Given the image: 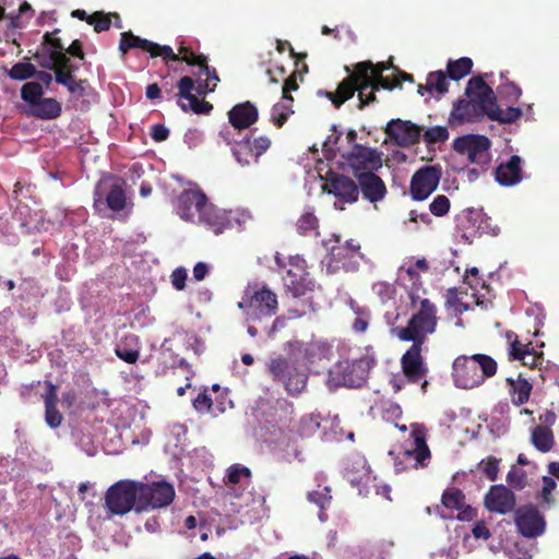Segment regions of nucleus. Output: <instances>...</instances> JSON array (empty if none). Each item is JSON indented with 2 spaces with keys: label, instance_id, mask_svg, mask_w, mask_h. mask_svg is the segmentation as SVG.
Masks as SVG:
<instances>
[{
  "label": "nucleus",
  "instance_id": "f257e3e1",
  "mask_svg": "<svg viewBox=\"0 0 559 559\" xmlns=\"http://www.w3.org/2000/svg\"><path fill=\"white\" fill-rule=\"evenodd\" d=\"M385 69L388 66L384 62H379L376 66L371 61L359 62L356 64L355 73L343 80L336 92L319 90L317 94L329 98L336 108H340L357 91L359 108L362 109L367 104L376 100L374 91L380 87L391 90L394 86L382 75Z\"/></svg>",
  "mask_w": 559,
  "mask_h": 559
},
{
  "label": "nucleus",
  "instance_id": "f03ea898",
  "mask_svg": "<svg viewBox=\"0 0 559 559\" xmlns=\"http://www.w3.org/2000/svg\"><path fill=\"white\" fill-rule=\"evenodd\" d=\"M465 94L469 97V100H459L451 112V118L459 122L473 121L476 116V108L485 114L497 99L492 88L480 76L472 78L468 81Z\"/></svg>",
  "mask_w": 559,
  "mask_h": 559
},
{
  "label": "nucleus",
  "instance_id": "7ed1b4c3",
  "mask_svg": "<svg viewBox=\"0 0 559 559\" xmlns=\"http://www.w3.org/2000/svg\"><path fill=\"white\" fill-rule=\"evenodd\" d=\"M267 368L273 379L281 382L289 395H298L306 389L308 368L301 364L296 354L287 358L282 356L272 358Z\"/></svg>",
  "mask_w": 559,
  "mask_h": 559
},
{
  "label": "nucleus",
  "instance_id": "20e7f679",
  "mask_svg": "<svg viewBox=\"0 0 559 559\" xmlns=\"http://www.w3.org/2000/svg\"><path fill=\"white\" fill-rule=\"evenodd\" d=\"M267 368L273 379L281 382L289 395H298L306 389L308 368L301 364L296 354L287 358L282 356L272 358Z\"/></svg>",
  "mask_w": 559,
  "mask_h": 559
},
{
  "label": "nucleus",
  "instance_id": "39448f33",
  "mask_svg": "<svg viewBox=\"0 0 559 559\" xmlns=\"http://www.w3.org/2000/svg\"><path fill=\"white\" fill-rule=\"evenodd\" d=\"M437 309L428 299L420 301V309L408 321L405 328H394L392 332L402 341H412L423 345L427 335L432 334L437 326Z\"/></svg>",
  "mask_w": 559,
  "mask_h": 559
},
{
  "label": "nucleus",
  "instance_id": "423d86ee",
  "mask_svg": "<svg viewBox=\"0 0 559 559\" xmlns=\"http://www.w3.org/2000/svg\"><path fill=\"white\" fill-rule=\"evenodd\" d=\"M276 265L285 272L283 276L285 288L294 298L306 296L314 289L316 283L309 276L306 261L300 255H292L286 261L280 253L275 255Z\"/></svg>",
  "mask_w": 559,
  "mask_h": 559
},
{
  "label": "nucleus",
  "instance_id": "0eeeda50",
  "mask_svg": "<svg viewBox=\"0 0 559 559\" xmlns=\"http://www.w3.org/2000/svg\"><path fill=\"white\" fill-rule=\"evenodd\" d=\"M329 255L326 258V270L329 273H335L343 269L345 271H355L358 267L357 258L362 259L359 252L360 245L355 240H346L341 243V237L333 235L332 238L323 240Z\"/></svg>",
  "mask_w": 559,
  "mask_h": 559
},
{
  "label": "nucleus",
  "instance_id": "6e6552de",
  "mask_svg": "<svg viewBox=\"0 0 559 559\" xmlns=\"http://www.w3.org/2000/svg\"><path fill=\"white\" fill-rule=\"evenodd\" d=\"M371 367L372 362L368 357L338 361L329 370L326 384L330 388H359L366 382Z\"/></svg>",
  "mask_w": 559,
  "mask_h": 559
},
{
  "label": "nucleus",
  "instance_id": "1a4fd4ad",
  "mask_svg": "<svg viewBox=\"0 0 559 559\" xmlns=\"http://www.w3.org/2000/svg\"><path fill=\"white\" fill-rule=\"evenodd\" d=\"M105 508L110 515H124L140 501V488L138 481L119 480L111 485L105 493Z\"/></svg>",
  "mask_w": 559,
  "mask_h": 559
},
{
  "label": "nucleus",
  "instance_id": "9d476101",
  "mask_svg": "<svg viewBox=\"0 0 559 559\" xmlns=\"http://www.w3.org/2000/svg\"><path fill=\"white\" fill-rule=\"evenodd\" d=\"M490 141L485 135L467 134L459 136L453 142V150L466 155L468 160L486 169L490 162Z\"/></svg>",
  "mask_w": 559,
  "mask_h": 559
},
{
  "label": "nucleus",
  "instance_id": "9b49d317",
  "mask_svg": "<svg viewBox=\"0 0 559 559\" xmlns=\"http://www.w3.org/2000/svg\"><path fill=\"white\" fill-rule=\"evenodd\" d=\"M140 503L145 502L146 506H138L136 512H142L146 507L158 509L169 506L175 498V489L173 485L166 481H156L152 484L139 483Z\"/></svg>",
  "mask_w": 559,
  "mask_h": 559
},
{
  "label": "nucleus",
  "instance_id": "f8f14e48",
  "mask_svg": "<svg viewBox=\"0 0 559 559\" xmlns=\"http://www.w3.org/2000/svg\"><path fill=\"white\" fill-rule=\"evenodd\" d=\"M442 176L439 165H427L419 168L411 180V195L416 201L426 200L437 188Z\"/></svg>",
  "mask_w": 559,
  "mask_h": 559
},
{
  "label": "nucleus",
  "instance_id": "ddd939ff",
  "mask_svg": "<svg viewBox=\"0 0 559 559\" xmlns=\"http://www.w3.org/2000/svg\"><path fill=\"white\" fill-rule=\"evenodd\" d=\"M131 48H141L150 52L152 57L162 56L165 59L174 61L182 60V57L180 58L176 55L170 46H162L151 40L140 38L131 32H124L121 34L119 49L124 55Z\"/></svg>",
  "mask_w": 559,
  "mask_h": 559
},
{
  "label": "nucleus",
  "instance_id": "4468645a",
  "mask_svg": "<svg viewBox=\"0 0 559 559\" xmlns=\"http://www.w3.org/2000/svg\"><path fill=\"white\" fill-rule=\"evenodd\" d=\"M345 158L355 175L360 174L359 171H374L382 166L381 154L374 148L360 144H355Z\"/></svg>",
  "mask_w": 559,
  "mask_h": 559
},
{
  "label": "nucleus",
  "instance_id": "2eb2a0df",
  "mask_svg": "<svg viewBox=\"0 0 559 559\" xmlns=\"http://www.w3.org/2000/svg\"><path fill=\"white\" fill-rule=\"evenodd\" d=\"M452 374L456 386L462 389H473L483 383V374H479L473 355L459 356L453 362Z\"/></svg>",
  "mask_w": 559,
  "mask_h": 559
},
{
  "label": "nucleus",
  "instance_id": "dca6fc26",
  "mask_svg": "<svg viewBox=\"0 0 559 559\" xmlns=\"http://www.w3.org/2000/svg\"><path fill=\"white\" fill-rule=\"evenodd\" d=\"M207 199L199 189H187L176 201V212L185 221L197 222Z\"/></svg>",
  "mask_w": 559,
  "mask_h": 559
},
{
  "label": "nucleus",
  "instance_id": "f3484780",
  "mask_svg": "<svg viewBox=\"0 0 559 559\" xmlns=\"http://www.w3.org/2000/svg\"><path fill=\"white\" fill-rule=\"evenodd\" d=\"M515 524L519 532L528 538L537 537L545 531V520L536 507L525 506L516 510Z\"/></svg>",
  "mask_w": 559,
  "mask_h": 559
},
{
  "label": "nucleus",
  "instance_id": "a211bd4d",
  "mask_svg": "<svg viewBox=\"0 0 559 559\" xmlns=\"http://www.w3.org/2000/svg\"><path fill=\"white\" fill-rule=\"evenodd\" d=\"M385 133L401 147H409L419 142L421 128L412 121L392 119L388 122Z\"/></svg>",
  "mask_w": 559,
  "mask_h": 559
},
{
  "label": "nucleus",
  "instance_id": "6ab92c4d",
  "mask_svg": "<svg viewBox=\"0 0 559 559\" xmlns=\"http://www.w3.org/2000/svg\"><path fill=\"white\" fill-rule=\"evenodd\" d=\"M411 437L413 439V448L405 449L403 455L408 460H414V467L426 466L427 461L430 460V450L427 445L426 436L427 430L421 424L411 425Z\"/></svg>",
  "mask_w": 559,
  "mask_h": 559
},
{
  "label": "nucleus",
  "instance_id": "aec40b11",
  "mask_svg": "<svg viewBox=\"0 0 559 559\" xmlns=\"http://www.w3.org/2000/svg\"><path fill=\"white\" fill-rule=\"evenodd\" d=\"M104 198L107 206L112 211H121L126 206V194L118 183L98 182L94 191V206L96 209L103 205Z\"/></svg>",
  "mask_w": 559,
  "mask_h": 559
},
{
  "label": "nucleus",
  "instance_id": "412c9836",
  "mask_svg": "<svg viewBox=\"0 0 559 559\" xmlns=\"http://www.w3.org/2000/svg\"><path fill=\"white\" fill-rule=\"evenodd\" d=\"M178 97L181 99L178 105L183 111H193L194 114H209L213 106L205 100L198 99L192 91L194 88V81L190 76H183L179 80L178 84Z\"/></svg>",
  "mask_w": 559,
  "mask_h": 559
},
{
  "label": "nucleus",
  "instance_id": "4be33fe9",
  "mask_svg": "<svg viewBox=\"0 0 559 559\" xmlns=\"http://www.w3.org/2000/svg\"><path fill=\"white\" fill-rule=\"evenodd\" d=\"M277 309L276 295L267 287L254 293L248 305L247 316L249 319H260L261 317H272Z\"/></svg>",
  "mask_w": 559,
  "mask_h": 559
},
{
  "label": "nucleus",
  "instance_id": "5701e85b",
  "mask_svg": "<svg viewBox=\"0 0 559 559\" xmlns=\"http://www.w3.org/2000/svg\"><path fill=\"white\" fill-rule=\"evenodd\" d=\"M485 507L490 512L509 513L515 507V496L503 485L491 486L485 496Z\"/></svg>",
  "mask_w": 559,
  "mask_h": 559
},
{
  "label": "nucleus",
  "instance_id": "b1692460",
  "mask_svg": "<svg viewBox=\"0 0 559 559\" xmlns=\"http://www.w3.org/2000/svg\"><path fill=\"white\" fill-rule=\"evenodd\" d=\"M361 193L370 202H377L384 198L386 188L383 180L373 171L356 174Z\"/></svg>",
  "mask_w": 559,
  "mask_h": 559
},
{
  "label": "nucleus",
  "instance_id": "393cba45",
  "mask_svg": "<svg viewBox=\"0 0 559 559\" xmlns=\"http://www.w3.org/2000/svg\"><path fill=\"white\" fill-rule=\"evenodd\" d=\"M402 367L406 377L412 381L420 380L427 372L421 357V345L413 344L402 357Z\"/></svg>",
  "mask_w": 559,
  "mask_h": 559
},
{
  "label": "nucleus",
  "instance_id": "a878e982",
  "mask_svg": "<svg viewBox=\"0 0 559 559\" xmlns=\"http://www.w3.org/2000/svg\"><path fill=\"white\" fill-rule=\"evenodd\" d=\"M329 193L334 194L336 198L347 203L357 201L359 194V187L356 182L344 176L334 175L329 180Z\"/></svg>",
  "mask_w": 559,
  "mask_h": 559
},
{
  "label": "nucleus",
  "instance_id": "bb28decb",
  "mask_svg": "<svg viewBox=\"0 0 559 559\" xmlns=\"http://www.w3.org/2000/svg\"><path fill=\"white\" fill-rule=\"evenodd\" d=\"M258 108L250 102L235 105L228 112L230 124L239 130L252 126L258 120Z\"/></svg>",
  "mask_w": 559,
  "mask_h": 559
},
{
  "label": "nucleus",
  "instance_id": "cd10ccee",
  "mask_svg": "<svg viewBox=\"0 0 559 559\" xmlns=\"http://www.w3.org/2000/svg\"><path fill=\"white\" fill-rule=\"evenodd\" d=\"M522 159L518 155L511 156V158L501 164L496 169V180L504 187H511L518 185L522 180Z\"/></svg>",
  "mask_w": 559,
  "mask_h": 559
},
{
  "label": "nucleus",
  "instance_id": "c85d7f7f",
  "mask_svg": "<svg viewBox=\"0 0 559 559\" xmlns=\"http://www.w3.org/2000/svg\"><path fill=\"white\" fill-rule=\"evenodd\" d=\"M197 222L206 225L216 235L222 234L229 227L226 213L207 202Z\"/></svg>",
  "mask_w": 559,
  "mask_h": 559
},
{
  "label": "nucleus",
  "instance_id": "c756f323",
  "mask_svg": "<svg viewBox=\"0 0 559 559\" xmlns=\"http://www.w3.org/2000/svg\"><path fill=\"white\" fill-rule=\"evenodd\" d=\"M507 338L510 342L509 355L513 359L521 360L523 365L530 367H536L542 361V355H537L528 347V345L522 346L516 338V335L512 332L507 333Z\"/></svg>",
  "mask_w": 559,
  "mask_h": 559
},
{
  "label": "nucleus",
  "instance_id": "7c9ffc66",
  "mask_svg": "<svg viewBox=\"0 0 559 559\" xmlns=\"http://www.w3.org/2000/svg\"><path fill=\"white\" fill-rule=\"evenodd\" d=\"M61 104L55 98H40L38 102L34 103L33 106L27 108L29 116L44 120L56 119L61 115Z\"/></svg>",
  "mask_w": 559,
  "mask_h": 559
},
{
  "label": "nucleus",
  "instance_id": "2f4dec72",
  "mask_svg": "<svg viewBox=\"0 0 559 559\" xmlns=\"http://www.w3.org/2000/svg\"><path fill=\"white\" fill-rule=\"evenodd\" d=\"M57 392L55 385L48 383L47 392L44 395L45 421L50 428H57L62 423V415L57 409Z\"/></svg>",
  "mask_w": 559,
  "mask_h": 559
},
{
  "label": "nucleus",
  "instance_id": "473e14b6",
  "mask_svg": "<svg viewBox=\"0 0 559 559\" xmlns=\"http://www.w3.org/2000/svg\"><path fill=\"white\" fill-rule=\"evenodd\" d=\"M116 355L128 364H134L140 356V345L138 336L133 334L126 335L120 340L115 348Z\"/></svg>",
  "mask_w": 559,
  "mask_h": 559
},
{
  "label": "nucleus",
  "instance_id": "72a5a7b5",
  "mask_svg": "<svg viewBox=\"0 0 559 559\" xmlns=\"http://www.w3.org/2000/svg\"><path fill=\"white\" fill-rule=\"evenodd\" d=\"M522 109L519 107L509 106L507 109H501L497 104V99L486 110V115L490 120L498 121L500 123H513L519 120L522 116Z\"/></svg>",
  "mask_w": 559,
  "mask_h": 559
},
{
  "label": "nucleus",
  "instance_id": "f704fd0d",
  "mask_svg": "<svg viewBox=\"0 0 559 559\" xmlns=\"http://www.w3.org/2000/svg\"><path fill=\"white\" fill-rule=\"evenodd\" d=\"M464 493L457 488H449L442 495V507L448 510V512L441 511L440 516L442 519H452L453 511H460L463 509L464 502Z\"/></svg>",
  "mask_w": 559,
  "mask_h": 559
},
{
  "label": "nucleus",
  "instance_id": "c9c22d12",
  "mask_svg": "<svg viewBox=\"0 0 559 559\" xmlns=\"http://www.w3.org/2000/svg\"><path fill=\"white\" fill-rule=\"evenodd\" d=\"M293 102L294 99L290 95H283L282 99L273 105L271 120L276 127H282L294 112L292 109Z\"/></svg>",
  "mask_w": 559,
  "mask_h": 559
},
{
  "label": "nucleus",
  "instance_id": "e433bc0d",
  "mask_svg": "<svg viewBox=\"0 0 559 559\" xmlns=\"http://www.w3.org/2000/svg\"><path fill=\"white\" fill-rule=\"evenodd\" d=\"M531 440L533 445L540 452H549L555 443L550 428L537 426L533 429Z\"/></svg>",
  "mask_w": 559,
  "mask_h": 559
},
{
  "label": "nucleus",
  "instance_id": "4c0bfd02",
  "mask_svg": "<svg viewBox=\"0 0 559 559\" xmlns=\"http://www.w3.org/2000/svg\"><path fill=\"white\" fill-rule=\"evenodd\" d=\"M73 72L74 71L57 70L55 81L58 84L66 86L71 94L75 96H82L85 92V88L83 86L84 82L78 81L73 75Z\"/></svg>",
  "mask_w": 559,
  "mask_h": 559
},
{
  "label": "nucleus",
  "instance_id": "58836bf2",
  "mask_svg": "<svg viewBox=\"0 0 559 559\" xmlns=\"http://www.w3.org/2000/svg\"><path fill=\"white\" fill-rule=\"evenodd\" d=\"M507 381L511 385L512 402L518 406L526 403L531 395L532 384L527 380L521 378L516 381L508 378Z\"/></svg>",
  "mask_w": 559,
  "mask_h": 559
},
{
  "label": "nucleus",
  "instance_id": "ea45409f",
  "mask_svg": "<svg viewBox=\"0 0 559 559\" xmlns=\"http://www.w3.org/2000/svg\"><path fill=\"white\" fill-rule=\"evenodd\" d=\"M180 52L183 53L182 61L187 62L188 64H198L201 68V71L204 75H206L210 80L218 81V76L216 74L215 69H211L204 57L202 56H194L192 51H190L188 48L181 46Z\"/></svg>",
  "mask_w": 559,
  "mask_h": 559
},
{
  "label": "nucleus",
  "instance_id": "a19ab883",
  "mask_svg": "<svg viewBox=\"0 0 559 559\" xmlns=\"http://www.w3.org/2000/svg\"><path fill=\"white\" fill-rule=\"evenodd\" d=\"M324 346L319 343H309L305 345L302 350L295 354L299 356L301 364L308 368V366L313 365L316 361L324 357Z\"/></svg>",
  "mask_w": 559,
  "mask_h": 559
},
{
  "label": "nucleus",
  "instance_id": "79ce46f5",
  "mask_svg": "<svg viewBox=\"0 0 559 559\" xmlns=\"http://www.w3.org/2000/svg\"><path fill=\"white\" fill-rule=\"evenodd\" d=\"M472 67L473 61L467 57H463L456 61H449L447 71L452 80L457 81L467 75L472 70Z\"/></svg>",
  "mask_w": 559,
  "mask_h": 559
},
{
  "label": "nucleus",
  "instance_id": "37998d69",
  "mask_svg": "<svg viewBox=\"0 0 559 559\" xmlns=\"http://www.w3.org/2000/svg\"><path fill=\"white\" fill-rule=\"evenodd\" d=\"M44 88L39 82H27L21 88V98L27 103V107L43 98Z\"/></svg>",
  "mask_w": 559,
  "mask_h": 559
},
{
  "label": "nucleus",
  "instance_id": "c03bdc74",
  "mask_svg": "<svg viewBox=\"0 0 559 559\" xmlns=\"http://www.w3.org/2000/svg\"><path fill=\"white\" fill-rule=\"evenodd\" d=\"M7 74L12 80L25 81L35 76L36 68L31 62H17L8 70Z\"/></svg>",
  "mask_w": 559,
  "mask_h": 559
},
{
  "label": "nucleus",
  "instance_id": "a18cd8bd",
  "mask_svg": "<svg viewBox=\"0 0 559 559\" xmlns=\"http://www.w3.org/2000/svg\"><path fill=\"white\" fill-rule=\"evenodd\" d=\"M426 90L429 93L437 92L444 94L448 92V80L442 71L431 72L427 76Z\"/></svg>",
  "mask_w": 559,
  "mask_h": 559
},
{
  "label": "nucleus",
  "instance_id": "49530a36",
  "mask_svg": "<svg viewBox=\"0 0 559 559\" xmlns=\"http://www.w3.org/2000/svg\"><path fill=\"white\" fill-rule=\"evenodd\" d=\"M475 362L478 366L479 374H483V382L485 379L490 378L497 372V362L493 358L484 354L473 355Z\"/></svg>",
  "mask_w": 559,
  "mask_h": 559
},
{
  "label": "nucleus",
  "instance_id": "de8ad7c7",
  "mask_svg": "<svg viewBox=\"0 0 559 559\" xmlns=\"http://www.w3.org/2000/svg\"><path fill=\"white\" fill-rule=\"evenodd\" d=\"M233 155L241 166H248L250 164V159L254 157L252 153L251 140L245 139L243 141L237 143L233 147Z\"/></svg>",
  "mask_w": 559,
  "mask_h": 559
},
{
  "label": "nucleus",
  "instance_id": "09e8293b",
  "mask_svg": "<svg viewBox=\"0 0 559 559\" xmlns=\"http://www.w3.org/2000/svg\"><path fill=\"white\" fill-rule=\"evenodd\" d=\"M297 230L299 234L305 235L308 231L316 230L318 228V218L311 207L305 209L304 213L297 221Z\"/></svg>",
  "mask_w": 559,
  "mask_h": 559
},
{
  "label": "nucleus",
  "instance_id": "8fccbe9b",
  "mask_svg": "<svg viewBox=\"0 0 559 559\" xmlns=\"http://www.w3.org/2000/svg\"><path fill=\"white\" fill-rule=\"evenodd\" d=\"M350 308L356 314V318L353 322V330L358 333L365 332L369 324V312L367 311V309L359 307L354 301H350Z\"/></svg>",
  "mask_w": 559,
  "mask_h": 559
},
{
  "label": "nucleus",
  "instance_id": "3c124183",
  "mask_svg": "<svg viewBox=\"0 0 559 559\" xmlns=\"http://www.w3.org/2000/svg\"><path fill=\"white\" fill-rule=\"evenodd\" d=\"M423 136L427 145L443 143L449 139V131L445 127L436 126L427 129Z\"/></svg>",
  "mask_w": 559,
  "mask_h": 559
},
{
  "label": "nucleus",
  "instance_id": "603ef678",
  "mask_svg": "<svg viewBox=\"0 0 559 559\" xmlns=\"http://www.w3.org/2000/svg\"><path fill=\"white\" fill-rule=\"evenodd\" d=\"M499 459L495 456H489L486 460H481L477 466L486 478H488L491 481H495L499 473Z\"/></svg>",
  "mask_w": 559,
  "mask_h": 559
},
{
  "label": "nucleus",
  "instance_id": "864d4df0",
  "mask_svg": "<svg viewBox=\"0 0 559 559\" xmlns=\"http://www.w3.org/2000/svg\"><path fill=\"white\" fill-rule=\"evenodd\" d=\"M251 476V472L248 467L241 465H234L228 469L227 483L231 485L242 484L248 481Z\"/></svg>",
  "mask_w": 559,
  "mask_h": 559
},
{
  "label": "nucleus",
  "instance_id": "5fc2aeb1",
  "mask_svg": "<svg viewBox=\"0 0 559 559\" xmlns=\"http://www.w3.org/2000/svg\"><path fill=\"white\" fill-rule=\"evenodd\" d=\"M320 428L319 416L307 415L300 418L299 433L305 437L312 436Z\"/></svg>",
  "mask_w": 559,
  "mask_h": 559
},
{
  "label": "nucleus",
  "instance_id": "6e6d98bb",
  "mask_svg": "<svg viewBox=\"0 0 559 559\" xmlns=\"http://www.w3.org/2000/svg\"><path fill=\"white\" fill-rule=\"evenodd\" d=\"M330 491V487H324L322 490L310 491L308 492V500L323 510L330 504L332 500Z\"/></svg>",
  "mask_w": 559,
  "mask_h": 559
},
{
  "label": "nucleus",
  "instance_id": "4d7b16f0",
  "mask_svg": "<svg viewBox=\"0 0 559 559\" xmlns=\"http://www.w3.org/2000/svg\"><path fill=\"white\" fill-rule=\"evenodd\" d=\"M430 213L435 216H444L450 210V200L443 194L437 195L429 205Z\"/></svg>",
  "mask_w": 559,
  "mask_h": 559
},
{
  "label": "nucleus",
  "instance_id": "13d9d810",
  "mask_svg": "<svg viewBox=\"0 0 559 559\" xmlns=\"http://www.w3.org/2000/svg\"><path fill=\"white\" fill-rule=\"evenodd\" d=\"M357 469L359 475H354L350 471L346 472V477L353 484L354 486L359 485L365 479L367 480L369 478V467L366 464V461L364 459H359L356 462Z\"/></svg>",
  "mask_w": 559,
  "mask_h": 559
},
{
  "label": "nucleus",
  "instance_id": "bf43d9fd",
  "mask_svg": "<svg viewBox=\"0 0 559 559\" xmlns=\"http://www.w3.org/2000/svg\"><path fill=\"white\" fill-rule=\"evenodd\" d=\"M394 544L390 540H380L373 545L370 559H386L392 552Z\"/></svg>",
  "mask_w": 559,
  "mask_h": 559
},
{
  "label": "nucleus",
  "instance_id": "052dcab7",
  "mask_svg": "<svg viewBox=\"0 0 559 559\" xmlns=\"http://www.w3.org/2000/svg\"><path fill=\"white\" fill-rule=\"evenodd\" d=\"M498 93L501 95V97L507 98L510 102H516L522 95L521 88L512 82L499 87Z\"/></svg>",
  "mask_w": 559,
  "mask_h": 559
},
{
  "label": "nucleus",
  "instance_id": "680f3d73",
  "mask_svg": "<svg viewBox=\"0 0 559 559\" xmlns=\"http://www.w3.org/2000/svg\"><path fill=\"white\" fill-rule=\"evenodd\" d=\"M52 56L56 59V69L64 71H75L78 67L71 64L70 58L63 51H52Z\"/></svg>",
  "mask_w": 559,
  "mask_h": 559
},
{
  "label": "nucleus",
  "instance_id": "e2e57ef3",
  "mask_svg": "<svg viewBox=\"0 0 559 559\" xmlns=\"http://www.w3.org/2000/svg\"><path fill=\"white\" fill-rule=\"evenodd\" d=\"M193 407L199 413L209 412L212 407V400L206 391L200 392L192 401Z\"/></svg>",
  "mask_w": 559,
  "mask_h": 559
},
{
  "label": "nucleus",
  "instance_id": "0e129e2a",
  "mask_svg": "<svg viewBox=\"0 0 559 559\" xmlns=\"http://www.w3.org/2000/svg\"><path fill=\"white\" fill-rule=\"evenodd\" d=\"M271 145V141L266 136H259L251 141L252 146V153L254 155L255 162H258V158L267 151V148Z\"/></svg>",
  "mask_w": 559,
  "mask_h": 559
},
{
  "label": "nucleus",
  "instance_id": "69168bd1",
  "mask_svg": "<svg viewBox=\"0 0 559 559\" xmlns=\"http://www.w3.org/2000/svg\"><path fill=\"white\" fill-rule=\"evenodd\" d=\"M170 277L171 284L177 290H182L186 287L187 270L185 267H177Z\"/></svg>",
  "mask_w": 559,
  "mask_h": 559
},
{
  "label": "nucleus",
  "instance_id": "338daca9",
  "mask_svg": "<svg viewBox=\"0 0 559 559\" xmlns=\"http://www.w3.org/2000/svg\"><path fill=\"white\" fill-rule=\"evenodd\" d=\"M36 59L41 68L47 70L56 69V59L52 56V51H45L44 53H37Z\"/></svg>",
  "mask_w": 559,
  "mask_h": 559
},
{
  "label": "nucleus",
  "instance_id": "774afa93",
  "mask_svg": "<svg viewBox=\"0 0 559 559\" xmlns=\"http://www.w3.org/2000/svg\"><path fill=\"white\" fill-rule=\"evenodd\" d=\"M151 136L156 142H163L168 139L169 130L164 124H154L151 129Z\"/></svg>",
  "mask_w": 559,
  "mask_h": 559
}]
</instances>
